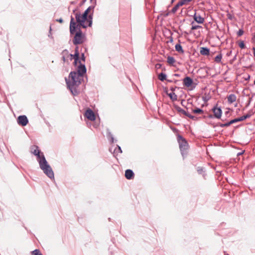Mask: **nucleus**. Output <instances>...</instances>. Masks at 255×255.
I'll list each match as a JSON object with an SVG mask.
<instances>
[{
  "mask_svg": "<svg viewBox=\"0 0 255 255\" xmlns=\"http://www.w3.org/2000/svg\"><path fill=\"white\" fill-rule=\"evenodd\" d=\"M93 8L89 6L81 15L80 13L77 12L75 14V18L78 24L74 20V17L71 16L70 23V32L71 34H74L78 26L86 28L87 26H91L92 24V16L91 14L88 16L89 11Z\"/></svg>",
  "mask_w": 255,
  "mask_h": 255,
  "instance_id": "1",
  "label": "nucleus"
},
{
  "mask_svg": "<svg viewBox=\"0 0 255 255\" xmlns=\"http://www.w3.org/2000/svg\"><path fill=\"white\" fill-rule=\"evenodd\" d=\"M32 150L31 153L36 156L40 169L49 178H54V175L52 169L47 161L43 153L39 149L38 146H33Z\"/></svg>",
  "mask_w": 255,
  "mask_h": 255,
  "instance_id": "2",
  "label": "nucleus"
},
{
  "mask_svg": "<svg viewBox=\"0 0 255 255\" xmlns=\"http://www.w3.org/2000/svg\"><path fill=\"white\" fill-rule=\"evenodd\" d=\"M81 76L76 73V71H72L70 73L69 80L66 79V84L72 94L75 96L78 95L79 91L77 87L81 84Z\"/></svg>",
  "mask_w": 255,
  "mask_h": 255,
  "instance_id": "3",
  "label": "nucleus"
},
{
  "mask_svg": "<svg viewBox=\"0 0 255 255\" xmlns=\"http://www.w3.org/2000/svg\"><path fill=\"white\" fill-rule=\"evenodd\" d=\"M178 140L179 143V148L183 156L186 154L187 150L188 147V144L187 141L182 136H178Z\"/></svg>",
  "mask_w": 255,
  "mask_h": 255,
  "instance_id": "4",
  "label": "nucleus"
},
{
  "mask_svg": "<svg viewBox=\"0 0 255 255\" xmlns=\"http://www.w3.org/2000/svg\"><path fill=\"white\" fill-rule=\"evenodd\" d=\"M80 28V27L79 26L77 28L79 29V30L76 33L73 40V42L74 45L82 44L84 42V35L83 34Z\"/></svg>",
  "mask_w": 255,
  "mask_h": 255,
  "instance_id": "5",
  "label": "nucleus"
},
{
  "mask_svg": "<svg viewBox=\"0 0 255 255\" xmlns=\"http://www.w3.org/2000/svg\"><path fill=\"white\" fill-rule=\"evenodd\" d=\"M62 60L64 62H66L68 61V58H69L70 61H72L73 58V54L69 53V52L67 50H64L62 52Z\"/></svg>",
  "mask_w": 255,
  "mask_h": 255,
  "instance_id": "6",
  "label": "nucleus"
},
{
  "mask_svg": "<svg viewBox=\"0 0 255 255\" xmlns=\"http://www.w3.org/2000/svg\"><path fill=\"white\" fill-rule=\"evenodd\" d=\"M175 109L180 114H183L187 117L191 119L195 120L196 119V117L194 116L191 115V114H189L188 112L185 111L184 110L180 108V107L178 106H176L175 107Z\"/></svg>",
  "mask_w": 255,
  "mask_h": 255,
  "instance_id": "7",
  "label": "nucleus"
},
{
  "mask_svg": "<svg viewBox=\"0 0 255 255\" xmlns=\"http://www.w3.org/2000/svg\"><path fill=\"white\" fill-rule=\"evenodd\" d=\"M78 67V70L76 71V73L81 77H83L84 74L86 72V68L84 64L81 62Z\"/></svg>",
  "mask_w": 255,
  "mask_h": 255,
  "instance_id": "8",
  "label": "nucleus"
},
{
  "mask_svg": "<svg viewBox=\"0 0 255 255\" xmlns=\"http://www.w3.org/2000/svg\"><path fill=\"white\" fill-rule=\"evenodd\" d=\"M28 122L26 116H19L17 118V123L22 126H25Z\"/></svg>",
  "mask_w": 255,
  "mask_h": 255,
  "instance_id": "9",
  "label": "nucleus"
},
{
  "mask_svg": "<svg viewBox=\"0 0 255 255\" xmlns=\"http://www.w3.org/2000/svg\"><path fill=\"white\" fill-rule=\"evenodd\" d=\"M85 116L88 120L90 121H93L95 120L96 118L94 113L92 110L90 109H88L86 111Z\"/></svg>",
  "mask_w": 255,
  "mask_h": 255,
  "instance_id": "10",
  "label": "nucleus"
},
{
  "mask_svg": "<svg viewBox=\"0 0 255 255\" xmlns=\"http://www.w3.org/2000/svg\"><path fill=\"white\" fill-rule=\"evenodd\" d=\"M212 111L214 113V117L217 119H220L221 117L222 111L220 108L214 107L212 109Z\"/></svg>",
  "mask_w": 255,
  "mask_h": 255,
  "instance_id": "11",
  "label": "nucleus"
},
{
  "mask_svg": "<svg viewBox=\"0 0 255 255\" xmlns=\"http://www.w3.org/2000/svg\"><path fill=\"white\" fill-rule=\"evenodd\" d=\"M193 82V80L189 77H186L183 79V84L187 87H190Z\"/></svg>",
  "mask_w": 255,
  "mask_h": 255,
  "instance_id": "12",
  "label": "nucleus"
},
{
  "mask_svg": "<svg viewBox=\"0 0 255 255\" xmlns=\"http://www.w3.org/2000/svg\"><path fill=\"white\" fill-rule=\"evenodd\" d=\"M194 20L198 23H203L204 22V18L200 15H197L195 12L193 15Z\"/></svg>",
  "mask_w": 255,
  "mask_h": 255,
  "instance_id": "13",
  "label": "nucleus"
},
{
  "mask_svg": "<svg viewBox=\"0 0 255 255\" xmlns=\"http://www.w3.org/2000/svg\"><path fill=\"white\" fill-rule=\"evenodd\" d=\"M251 116V115L249 114H248L246 115H244L243 116H242L241 117H239V118H236L235 119H233V123L234 124V123H237V122H241V121H243L248 118H250Z\"/></svg>",
  "mask_w": 255,
  "mask_h": 255,
  "instance_id": "14",
  "label": "nucleus"
},
{
  "mask_svg": "<svg viewBox=\"0 0 255 255\" xmlns=\"http://www.w3.org/2000/svg\"><path fill=\"white\" fill-rule=\"evenodd\" d=\"M134 176V173L130 169H127L125 171V177L128 179H131Z\"/></svg>",
  "mask_w": 255,
  "mask_h": 255,
  "instance_id": "15",
  "label": "nucleus"
},
{
  "mask_svg": "<svg viewBox=\"0 0 255 255\" xmlns=\"http://www.w3.org/2000/svg\"><path fill=\"white\" fill-rule=\"evenodd\" d=\"M227 99L228 103L232 104L236 101L237 97L235 94H230L228 96Z\"/></svg>",
  "mask_w": 255,
  "mask_h": 255,
  "instance_id": "16",
  "label": "nucleus"
},
{
  "mask_svg": "<svg viewBox=\"0 0 255 255\" xmlns=\"http://www.w3.org/2000/svg\"><path fill=\"white\" fill-rule=\"evenodd\" d=\"M200 52L202 55H208L210 53V50L207 47H201Z\"/></svg>",
  "mask_w": 255,
  "mask_h": 255,
  "instance_id": "17",
  "label": "nucleus"
},
{
  "mask_svg": "<svg viewBox=\"0 0 255 255\" xmlns=\"http://www.w3.org/2000/svg\"><path fill=\"white\" fill-rule=\"evenodd\" d=\"M73 58L74 59V64L75 65H76L77 63H80V60H79V54H78L77 53H75L74 54H73Z\"/></svg>",
  "mask_w": 255,
  "mask_h": 255,
  "instance_id": "18",
  "label": "nucleus"
},
{
  "mask_svg": "<svg viewBox=\"0 0 255 255\" xmlns=\"http://www.w3.org/2000/svg\"><path fill=\"white\" fill-rule=\"evenodd\" d=\"M175 50L180 53H183L184 50H183L182 46L180 44H177L175 46Z\"/></svg>",
  "mask_w": 255,
  "mask_h": 255,
  "instance_id": "19",
  "label": "nucleus"
},
{
  "mask_svg": "<svg viewBox=\"0 0 255 255\" xmlns=\"http://www.w3.org/2000/svg\"><path fill=\"white\" fill-rule=\"evenodd\" d=\"M167 62L169 64L173 65L175 62V59L173 57L168 56L167 57Z\"/></svg>",
  "mask_w": 255,
  "mask_h": 255,
  "instance_id": "20",
  "label": "nucleus"
},
{
  "mask_svg": "<svg viewBox=\"0 0 255 255\" xmlns=\"http://www.w3.org/2000/svg\"><path fill=\"white\" fill-rule=\"evenodd\" d=\"M168 96L170 97L172 101H176L177 100V96L174 92L167 93Z\"/></svg>",
  "mask_w": 255,
  "mask_h": 255,
  "instance_id": "21",
  "label": "nucleus"
},
{
  "mask_svg": "<svg viewBox=\"0 0 255 255\" xmlns=\"http://www.w3.org/2000/svg\"><path fill=\"white\" fill-rule=\"evenodd\" d=\"M222 58V54L221 53H220L218 55H217L214 59V60L217 63H220L221 62V60Z\"/></svg>",
  "mask_w": 255,
  "mask_h": 255,
  "instance_id": "22",
  "label": "nucleus"
},
{
  "mask_svg": "<svg viewBox=\"0 0 255 255\" xmlns=\"http://www.w3.org/2000/svg\"><path fill=\"white\" fill-rule=\"evenodd\" d=\"M192 112L194 114H203L204 113V111L198 108H196L193 110H192Z\"/></svg>",
  "mask_w": 255,
  "mask_h": 255,
  "instance_id": "23",
  "label": "nucleus"
},
{
  "mask_svg": "<svg viewBox=\"0 0 255 255\" xmlns=\"http://www.w3.org/2000/svg\"><path fill=\"white\" fill-rule=\"evenodd\" d=\"M190 1H191V0H181L178 3L179 4L180 6H182L184 5L187 4Z\"/></svg>",
  "mask_w": 255,
  "mask_h": 255,
  "instance_id": "24",
  "label": "nucleus"
},
{
  "mask_svg": "<svg viewBox=\"0 0 255 255\" xmlns=\"http://www.w3.org/2000/svg\"><path fill=\"white\" fill-rule=\"evenodd\" d=\"M158 79L160 81H163L166 80V75L163 73H161L158 75Z\"/></svg>",
  "mask_w": 255,
  "mask_h": 255,
  "instance_id": "25",
  "label": "nucleus"
},
{
  "mask_svg": "<svg viewBox=\"0 0 255 255\" xmlns=\"http://www.w3.org/2000/svg\"><path fill=\"white\" fill-rule=\"evenodd\" d=\"M180 7L179 4L177 3L171 9V12L173 13H175L177 10L178 9L179 7Z\"/></svg>",
  "mask_w": 255,
  "mask_h": 255,
  "instance_id": "26",
  "label": "nucleus"
},
{
  "mask_svg": "<svg viewBox=\"0 0 255 255\" xmlns=\"http://www.w3.org/2000/svg\"><path fill=\"white\" fill-rule=\"evenodd\" d=\"M31 255H43L38 249H35L31 252Z\"/></svg>",
  "mask_w": 255,
  "mask_h": 255,
  "instance_id": "27",
  "label": "nucleus"
},
{
  "mask_svg": "<svg viewBox=\"0 0 255 255\" xmlns=\"http://www.w3.org/2000/svg\"><path fill=\"white\" fill-rule=\"evenodd\" d=\"M244 30L242 29H239V30L237 32V35L238 36H241L244 34Z\"/></svg>",
  "mask_w": 255,
  "mask_h": 255,
  "instance_id": "28",
  "label": "nucleus"
},
{
  "mask_svg": "<svg viewBox=\"0 0 255 255\" xmlns=\"http://www.w3.org/2000/svg\"><path fill=\"white\" fill-rule=\"evenodd\" d=\"M239 46H240V48H241L242 49H244L245 48V44L244 42V41H241L239 43Z\"/></svg>",
  "mask_w": 255,
  "mask_h": 255,
  "instance_id": "29",
  "label": "nucleus"
},
{
  "mask_svg": "<svg viewBox=\"0 0 255 255\" xmlns=\"http://www.w3.org/2000/svg\"><path fill=\"white\" fill-rule=\"evenodd\" d=\"M197 171L199 174H202L204 172L203 168L202 167H198L197 168Z\"/></svg>",
  "mask_w": 255,
  "mask_h": 255,
  "instance_id": "30",
  "label": "nucleus"
},
{
  "mask_svg": "<svg viewBox=\"0 0 255 255\" xmlns=\"http://www.w3.org/2000/svg\"><path fill=\"white\" fill-rule=\"evenodd\" d=\"M234 124V123H233V121L232 120L228 123H225L224 125H225V127H227L230 126L231 124Z\"/></svg>",
  "mask_w": 255,
  "mask_h": 255,
  "instance_id": "31",
  "label": "nucleus"
},
{
  "mask_svg": "<svg viewBox=\"0 0 255 255\" xmlns=\"http://www.w3.org/2000/svg\"><path fill=\"white\" fill-rule=\"evenodd\" d=\"M201 26H200V25H192V27H191V29L192 30H195V29H197L199 28H201Z\"/></svg>",
  "mask_w": 255,
  "mask_h": 255,
  "instance_id": "32",
  "label": "nucleus"
},
{
  "mask_svg": "<svg viewBox=\"0 0 255 255\" xmlns=\"http://www.w3.org/2000/svg\"><path fill=\"white\" fill-rule=\"evenodd\" d=\"M166 80L168 82H170V83L174 82L175 83H176L177 81V80H171V79H167Z\"/></svg>",
  "mask_w": 255,
  "mask_h": 255,
  "instance_id": "33",
  "label": "nucleus"
},
{
  "mask_svg": "<svg viewBox=\"0 0 255 255\" xmlns=\"http://www.w3.org/2000/svg\"><path fill=\"white\" fill-rule=\"evenodd\" d=\"M110 138H111L110 141H111V142L113 143L114 141V138L113 136L111 133H110Z\"/></svg>",
  "mask_w": 255,
  "mask_h": 255,
  "instance_id": "34",
  "label": "nucleus"
},
{
  "mask_svg": "<svg viewBox=\"0 0 255 255\" xmlns=\"http://www.w3.org/2000/svg\"><path fill=\"white\" fill-rule=\"evenodd\" d=\"M81 60L83 61L84 62H85V55H84V54L83 53H82L81 54Z\"/></svg>",
  "mask_w": 255,
  "mask_h": 255,
  "instance_id": "35",
  "label": "nucleus"
},
{
  "mask_svg": "<svg viewBox=\"0 0 255 255\" xmlns=\"http://www.w3.org/2000/svg\"><path fill=\"white\" fill-rule=\"evenodd\" d=\"M56 21L59 22H60V23H63V19L61 18H59V19H57Z\"/></svg>",
  "mask_w": 255,
  "mask_h": 255,
  "instance_id": "36",
  "label": "nucleus"
},
{
  "mask_svg": "<svg viewBox=\"0 0 255 255\" xmlns=\"http://www.w3.org/2000/svg\"><path fill=\"white\" fill-rule=\"evenodd\" d=\"M117 148H118V150L119 152L120 153H122V150L121 149V148L120 146L119 145H117Z\"/></svg>",
  "mask_w": 255,
  "mask_h": 255,
  "instance_id": "37",
  "label": "nucleus"
},
{
  "mask_svg": "<svg viewBox=\"0 0 255 255\" xmlns=\"http://www.w3.org/2000/svg\"><path fill=\"white\" fill-rule=\"evenodd\" d=\"M177 87H171L170 88V90L172 91V92H174V91H175V89H176Z\"/></svg>",
  "mask_w": 255,
  "mask_h": 255,
  "instance_id": "38",
  "label": "nucleus"
},
{
  "mask_svg": "<svg viewBox=\"0 0 255 255\" xmlns=\"http://www.w3.org/2000/svg\"><path fill=\"white\" fill-rule=\"evenodd\" d=\"M77 53L78 54H79V51H78V47H76L75 48V52Z\"/></svg>",
  "mask_w": 255,
  "mask_h": 255,
  "instance_id": "39",
  "label": "nucleus"
},
{
  "mask_svg": "<svg viewBox=\"0 0 255 255\" xmlns=\"http://www.w3.org/2000/svg\"><path fill=\"white\" fill-rule=\"evenodd\" d=\"M156 68H159L161 67V64H157L155 66Z\"/></svg>",
  "mask_w": 255,
  "mask_h": 255,
  "instance_id": "40",
  "label": "nucleus"
},
{
  "mask_svg": "<svg viewBox=\"0 0 255 255\" xmlns=\"http://www.w3.org/2000/svg\"><path fill=\"white\" fill-rule=\"evenodd\" d=\"M219 126L221 128H224V127H225V125H224V124H220L219 125Z\"/></svg>",
  "mask_w": 255,
  "mask_h": 255,
  "instance_id": "41",
  "label": "nucleus"
},
{
  "mask_svg": "<svg viewBox=\"0 0 255 255\" xmlns=\"http://www.w3.org/2000/svg\"><path fill=\"white\" fill-rule=\"evenodd\" d=\"M253 50L254 51V56L255 57V47L253 48Z\"/></svg>",
  "mask_w": 255,
  "mask_h": 255,
  "instance_id": "42",
  "label": "nucleus"
},
{
  "mask_svg": "<svg viewBox=\"0 0 255 255\" xmlns=\"http://www.w3.org/2000/svg\"><path fill=\"white\" fill-rule=\"evenodd\" d=\"M209 118H213V116L212 115H209L208 116Z\"/></svg>",
  "mask_w": 255,
  "mask_h": 255,
  "instance_id": "43",
  "label": "nucleus"
},
{
  "mask_svg": "<svg viewBox=\"0 0 255 255\" xmlns=\"http://www.w3.org/2000/svg\"><path fill=\"white\" fill-rule=\"evenodd\" d=\"M173 76L175 77H179V75L178 74H174Z\"/></svg>",
  "mask_w": 255,
  "mask_h": 255,
  "instance_id": "44",
  "label": "nucleus"
},
{
  "mask_svg": "<svg viewBox=\"0 0 255 255\" xmlns=\"http://www.w3.org/2000/svg\"><path fill=\"white\" fill-rule=\"evenodd\" d=\"M76 9H74V10H73V13H75V14H76V13H77V12H76Z\"/></svg>",
  "mask_w": 255,
  "mask_h": 255,
  "instance_id": "45",
  "label": "nucleus"
},
{
  "mask_svg": "<svg viewBox=\"0 0 255 255\" xmlns=\"http://www.w3.org/2000/svg\"><path fill=\"white\" fill-rule=\"evenodd\" d=\"M251 98L250 99V100L249 101V102H248V105H250V103H251Z\"/></svg>",
  "mask_w": 255,
  "mask_h": 255,
  "instance_id": "46",
  "label": "nucleus"
},
{
  "mask_svg": "<svg viewBox=\"0 0 255 255\" xmlns=\"http://www.w3.org/2000/svg\"><path fill=\"white\" fill-rule=\"evenodd\" d=\"M250 78V75H248V77H247V78L246 79V80H248Z\"/></svg>",
  "mask_w": 255,
  "mask_h": 255,
  "instance_id": "47",
  "label": "nucleus"
},
{
  "mask_svg": "<svg viewBox=\"0 0 255 255\" xmlns=\"http://www.w3.org/2000/svg\"><path fill=\"white\" fill-rule=\"evenodd\" d=\"M175 0H171V3H173L174 2V1H175Z\"/></svg>",
  "mask_w": 255,
  "mask_h": 255,
  "instance_id": "48",
  "label": "nucleus"
},
{
  "mask_svg": "<svg viewBox=\"0 0 255 255\" xmlns=\"http://www.w3.org/2000/svg\"><path fill=\"white\" fill-rule=\"evenodd\" d=\"M170 41H172V37L171 38Z\"/></svg>",
  "mask_w": 255,
  "mask_h": 255,
  "instance_id": "49",
  "label": "nucleus"
},
{
  "mask_svg": "<svg viewBox=\"0 0 255 255\" xmlns=\"http://www.w3.org/2000/svg\"><path fill=\"white\" fill-rule=\"evenodd\" d=\"M228 17H229V18H231V16H229Z\"/></svg>",
  "mask_w": 255,
  "mask_h": 255,
  "instance_id": "50",
  "label": "nucleus"
},
{
  "mask_svg": "<svg viewBox=\"0 0 255 255\" xmlns=\"http://www.w3.org/2000/svg\"><path fill=\"white\" fill-rule=\"evenodd\" d=\"M228 17H229V18H231V16H229Z\"/></svg>",
  "mask_w": 255,
  "mask_h": 255,
  "instance_id": "51",
  "label": "nucleus"
},
{
  "mask_svg": "<svg viewBox=\"0 0 255 255\" xmlns=\"http://www.w3.org/2000/svg\"><path fill=\"white\" fill-rule=\"evenodd\" d=\"M254 84L255 85V81H254Z\"/></svg>",
  "mask_w": 255,
  "mask_h": 255,
  "instance_id": "52",
  "label": "nucleus"
},
{
  "mask_svg": "<svg viewBox=\"0 0 255 255\" xmlns=\"http://www.w3.org/2000/svg\"><path fill=\"white\" fill-rule=\"evenodd\" d=\"M225 255H228V254H227V255H226V254H225Z\"/></svg>",
  "mask_w": 255,
  "mask_h": 255,
  "instance_id": "53",
  "label": "nucleus"
}]
</instances>
